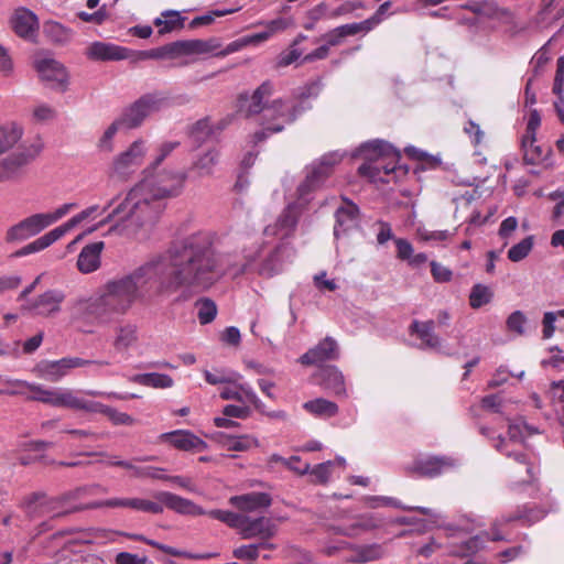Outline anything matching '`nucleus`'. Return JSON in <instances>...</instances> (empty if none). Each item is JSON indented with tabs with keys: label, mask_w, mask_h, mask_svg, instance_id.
<instances>
[{
	"label": "nucleus",
	"mask_w": 564,
	"mask_h": 564,
	"mask_svg": "<svg viewBox=\"0 0 564 564\" xmlns=\"http://www.w3.org/2000/svg\"><path fill=\"white\" fill-rule=\"evenodd\" d=\"M229 271V257L218 253L208 232H197L152 257L128 274L108 281L89 299L74 302V314L100 324L124 315L138 301L169 296L181 289L207 290Z\"/></svg>",
	"instance_id": "nucleus-1"
},
{
	"label": "nucleus",
	"mask_w": 564,
	"mask_h": 564,
	"mask_svg": "<svg viewBox=\"0 0 564 564\" xmlns=\"http://www.w3.org/2000/svg\"><path fill=\"white\" fill-rule=\"evenodd\" d=\"M186 180L187 173L182 170L163 169L147 173L145 167L142 180L100 225L118 217L110 231L138 241L147 240L165 210V202L183 193Z\"/></svg>",
	"instance_id": "nucleus-2"
},
{
	"label": "nucleus",
	"mask_w": 564,
	"mask_h": 564,
	"mask_svg": "<svg viewBox=\"0 0 564 564\" xmlns=\"http://www.w3.org/2000/svg\"><path fill=\"white\" fill-rule=\"evenodd\" d=\"M273 94L270 82L261 84L251 95H240L238 98V112L245 117L261 115L264 128L253 134V142H260L268 135L283 130L284 126L293 122L304 110L293 100L275 99L269 104Z\"/></svg>",
	"instance_id": "nucleus-3"
},
{
	"label": "nucleus",
	"mask_w": 564,
	"mask_h": 564,
	"mask_svg": "<svg viewBox=\"0 0 564 564\" xmlns=\"http://www.w3.org/2000/svg\"><path fill=\"white\" fill-rule=\"evenodd\" d=\"M480 433L490 440L496 451L508 458H513L519 464V470L517 471L519 479L514 480V484H529L533 481L535 470L534 466L528 462L523 440L529 435L538 433L536 429L519 421L509 424L508 437L501 434L496 435L490 427L486 426L480 429Z\"/></svg>",
	"instance_id": "nucleus-4"
},
{
	"label": "nucleus",
	"mask_w": 564,
	"mask_h": 564,
	"mask_svg": "<svg viewBox=\"0 0 564 564\" xmlns=\"http://www.w3.org/2000/svg\"><path fill=\"white\" fill-rule=\"evenodd\" d=\"M365 160L358 169L361 176L368 177L371 182L382 181L381 172L389 175L395 170L400 160V152L388 142L373 140L362 143L354 153Z\"/></svg>",
	"instance_id": "nucleus-5"
},
{
	"label": "nucleus",
	"mask_w": 564,
	"mask_h": 564,
	"mask_svg": "<svg viewBox=\"0 0 564 564\" xmlns=\"http://www.w3.org/2000/svg\"><path fill=\"white\" fill-rule=\"evenodd\" d=\"M292 249L288 243L281 242L273 248H268L264 242L254 241L252 246L243 249L245 264L237 271H257L263 276H273L282 271L285 260L291 258Z\"/></svg>",
	"instance_id": "nucleus-6"
},
{
	"label": "nucleus",
	"mask_w": 564,
	"mask_h": 564,
	"mask_svg": "<svg viewBox=\"0 0 564 564\" xmlns=\"http://www.w3.org/2000/svg\"><path fill=\"white\" fill-rule=\"evenodd\" d=\"M208 517L238 531L242 539L270 540L278 533V524L268 517L252 518L228 510H209Z\"/></svg>",
	"instance_id": "nucleus-7"
},
{
	"label": "nucleus",
	"mask_w": 564,
	"mask_h": 564,
	"mask_svg": "<svg viewBox=\"0 0 564 564\" xmlns=\"http://www.w3.org/2000/svg\"><path fill=\"white\" fill-rule=\"evenodd\" d=\"M77 206L76 203H66L58 206L53 212L33 214L10 227L7 231L6 239L8 242L29 239L64 218L72 210L77 208Z\"/></svg>",
	"instance_id": "nucleus-8"
},
{
	"label": "nucleus",
	"mask_w": 564,
	"mask_h": 564,
	"mask_svg": "<svg viewBox=\"0 0 564 564\" xmlns=\"http://www.w3.org/2000/svg\"><path fill=\"white\" fill-rule=\"evenodd\" d=\"M113 203L115 199H110L108 204L102 208H100L98 205H93L82 210L80 213L68 219L66 223L62 224L58 227H55L54 229L50 230L48 232L44 234L43 236L24 246L17 252V256H28L48 248L54 242L64 237L73 228L78 226L80 223L87 219H95L97 216L102 215L113 205Z\"/></svg>",
	"instance_id": "nucleus-9"
},
{
	"label": "nucleus",
	"mask_w": 564,
	"mask_h": 564,
	"mask_svg": "<svg viewBox=\"0 0 564 564\" xmlns=\"http://www.w3.org/2000/svg\"><path fill=\"white\" fill-rule=\"evenodd\" d=\"M43 147V142L37 139L19 152L0 160V183L22 181L28 173V166L40 155Z\"/></svg>",
	"instance_id": "nucleus-10"
},
{
	"label": "nucleus",
	"mask_w": 564,
	"mask_h": 564,
	"mask_svg": "<svg viewBox=\"0 0 564 564\" xmlns=\"http://www.w3.org/2000/svg\"><path fill=\"white\" fill-rule=\"evenodd\" d=\"M149 143L145 139L134 140L123 151L113 156L109 174L121 181H128L143 164L148 153Z\"/></svg>",
	"instance_id": "nucleus-11"
},
{
	"label": "nucleus",
	"mask_w": 564,
	"mask_h": 564,
	"mask_svg": "<svg viewBox=\"0 0 564 564\" xmlns=\"http://www.w3.org/2000/svg\"><path fill=\"white\" fill-rule=\"evenodd\" d=\"M167 104V98L162 93L147 94L126 108L117 120L124 130L135 129L142 124L145 118L160 111Z\"/></svg>",
	"instance_id": "nucleus-12"
},
{
	"label": "nucleus",
	"mask_w": 564,
	"mask_h": 564,
	"mask_svg": "<svg viewBox=\"0 0 564 564\" xmlns=\"http://www.w3.org/2000/svg\"><path fill=\"white\" fill-rule=\"evenodd\" d=\"M83 393L91 397H106L111 399L126 400L128 398H137L135 394H120L117 392H102L96 390H87L85 392L74 391L61 388L57 406L68 408L76 411L95 413L98 402L86 399Z\"/></svg>",
	"instance_id": "nucleus-13"
},
{
	"label": "nucleus",
	"mask_w": 564,
	"mask_h": 564,
	"mask_svg": "<svg viewBox=\"0 0 564 564\" xmlns=\"http://www.w3.org/2000/svg\"><path fill=\"white\" fill-rule=\"evenodd\" d=\"M35 69L45 85L54 91L65 93L70 84V76L64 64L51 58L40 57L34 62Z\"/></svg>",
	"instance_id": "nucleus-14"
},
{
	"label": "nucleus",
	"mask_w": 564,
	"mask_h": 564,
	"mask_svg": "<svg viewBox=\"0 0 564 564\" xmlns=\"http://www.w3.org/2000/svg\"><path fill=\"white\" fill-rule=\"evenodd\" d=\"M305 203L306 199H301L299 197L297 202L289 204L280 214L278 219L264 228L263 235L267 237L272 236L282 240L291 237L296 228L299 217Z\"/></svg>",
	"instance_id": "nucleus-15"
},
{
	"label": "nucleus",
	"mask_w": 564,
	"mask_h": 564,
	"mask_svg": "<svg viewBox=\"0 0 564 564\" xmlns=\"http://www.w3.org/2000/svg\"><path fill=\"white\" fill-rule=\"evenodd\" d=\"M24 509L31 519L55 518L70 510L64 507V498H48L44 494H33L24 502Z\"/></svg>",
	"instance_id": "nucleus-16"
},
{
	"label": "nucleus",
	"mask_w": 564,
	"mask_h": 564,
	"mask_svg": "<svg viewBox=\"0 0 564 564\" xmlns=\"http://www.w3.org/2000/svg\"><path fill=\"white\" fill-rule=\"evenodd\" d=\"M98 365V366H108V361H93L88 359H83L78 357H68V358H62L56 361H44L41 362L37 366V370L40 372V377L51 381V382H57L63 377H65L70 369L85 367L88 365Z\"/></svg>",
	"instance_id": "nucleus-17"
},
{
	"label": "nucleus",
	"mask_w": 564,
	"mask_h": 564,
	"mask_svg": "<svg viewBox=\"0 0 564 564\" xmlns=\"http://www.w3.org/2000/svg\"><path fill=\"white\" fill-rule=\"evenodd\" d=\"M339 161L340 156L337 153H330L313 164L305 181L297 188L300 198L306 199L308 192L319 186L330 175L333 166Z\"/></svg>",
	"instance_id": "nucleus-18"
},
{
	"label": "nucleus",
	"mask_w": 564,
	"mask_h": 564,
	"mask_svg": "<svg viewBox=\"0 0 564 564\" xmlns=\"http://www.w3.org/2000/svg\"><path fill=\"white\" fill-rule=\"evenodd\" d=\"M85 55L90 61L108 62L130 58V50L113 43L95 41L87 45Z\"/></svg>",
	"instance_id": "nucleus-19"
},
{
	"label": "nucleus",
	"mask_w": 564,
	"mask_h": 564,
	"mask_svg": "<svg viewBox=\"0 0 564 564\" xmlns=\"http://www.w3.org/2000/svg\"><path fill=\"white\" fill-rule=\"evenodd\" d=\"M160 441L184 452H202L207 444L200 437L187 430H176L160 435Z\"/></svg>",
	"instance_id": "nucleus-20"
},
{
	"label": "nucleus",
	"mask_w": 564,
	"mask_h": 564,
	"mask_svg": "<svg viewBox=\"0 0 564 564\" xmlns=\"http://www.w3.org/2000/svg\"><path fill=\"white\" fill-rule=\"evenodd\" d=\"M339 357V348L337 341L333 337H325L316 346L308 349L300 361L303 365H319L328 360H336Z\"/></svg>",
	"instance_id": "nucleus-21"
},
{
	"label": "nucleus",
	"mask_w": 564,
	"mask_h": 564,
	"mask_svg": "<svg viewBox=\"0 0 564 564\" xmlns=\"http://www.w3.org/2000/svg\"><path fill=\"white\" fill-rule=\"evenodd\" d=\"M13 31L20 37L34 41L39 31L37 17L26 8H18L11 17Z\"/></svg>",
	"instance_id": "nucleus-22"
},
{
	"label": "nucleus",
	"mask_w": 564,
	"mask_h": 564,
	"mask_svg": "<svg viewBox=\"0 0 564 564\" xmlns=\"http://www.w3.org/2000/svg\"><path fill=\"white\" fill-rule=\"evenodd\" d=\"M139 327L137 324L127 322L115 328L112 347L119 355H128V352L139 345Z\"/></svg>",
	"instance_id": "nucleus-23"
},
{
	"label": "nucleus",
	"mask_w": 564,
	"mask_h": 564,
	"mask_svg": "<svg viewBox=\"0 0 564 564\" xmlns=\"http://www.w3.org/2000/svg\"><path fill=\"white\" fill-rule=\"evenodd\" d=\"M154 498L161 502L162 506L186 516H208L209 511L204 510L193 501L182 498L169 491H159Z\"/></svg>",
	"instance_id": "nucleus-24"
},
{
	"label": "nucleus",
	"mask_w": 564,
	"mask_h": 564,
	"mask_svg": "<svg viewBox=\"0 0 564 564\" xmlns=\"http://www.w3.org/2000/svg\"><path fill=\"white\" fill-rule=\"evenodd\" d=\"M219 150L215 147L198 152L192 160L189 171L194 178H204L214 175L215 167L219 162Z\"/></svg>",
	"instance_id": "nucleus-25"
},
{
	"label": "nucleus",
	"mask_w": 564,
	"mask_h": 564,
	"mask_svg": "<svg viewBox=\"0 0 564 564\" xmlns=\"http://www.w3.org/2000/svg\"><path fill=\"white\" fill-rule=\"evenodd\" d=\"M65 295L61 291L51 290L40 295L31 304L22 306V310L34 313L35 315L50 316L59 311Z\"/></svg>",
	"instance_id": "nucleus-26"
},
{
	"label": "nucleus",
	"mask_w": 564,
	"mask_h": 564,
	"mask_svg": "<svg viewBox=\"0 0 564 564\" xmlns=\"http://www.w3.org/2000/svg\"><path fill=\"white\" fill-rule=\"evenodd\" d=\"M259 25H264L265 30L259 33L246 35L237 42V46L257 45L271 39L275 33L283 32L291 24L292 20L288 18H278L268 22H259Z\"/></svg>",
	"instance_id": "nucleus-27"
},
{
	"label": "nucleus",
	"mask_w": 564,
	"mask_h": 564,
	"mask_svg": "<svg viewBox=\"0 0 564 564\" xmlns=\"http://www.w3.org/2000/svg\"><path fill=\"white\" fill-rule=\"evenodd\" d=\"M410 330L412 334L416 335L417 338L422 341L423 348H429L438 352L448 354L446 347L443 345L442 339L434 333V322H417L414 321Z\"/></svg>",
	"instance_id": "nucleus-28"
},
{
	"label": "nucleus",
	"mask_w": 564,
	"mask_h": 564,
	"mask_svg": "<svg viewBox=\"0 0 564 564\" xmlns=\"http://www.w3.org/2000/svg\"><path fill=\"white\" fill-rule=\"evenodd\" d=\"M458 465V459L447 456H433L419 459L414 464V469L422 476L435 477Z\"/></svg>",
	"instance_id": "nucleus-29"
},
{
	"label": "nucleus",
	"mask_w": 564,
	"mask_h": 564,
	"mask_svg": "<svg viewBox=\"0 0 564 564\" xmlns=\"http://www.w3.org/2000/svg\"><path fill=\"white\" fill-rule=\"evenodd\" d=\"M271 502V496L267 492H250L229 498V503L242 512L265 509Z\"/></svg>",
	"instance_id": "nucleus-30"
},
{
	"label": "nucleus",
	"mask_w": 564,
	"mask_h": 564,
	"mask_svg": "<svg viewBox=\"0 0 564 564\" xmlns=\"http://www.w3.org/2000/svg\"><path fill=\"white\" fill-rule=\"evenodd\" d=\"M238 379L235 383H227L220 391V398L224 400H236L243 404L250 403L259 405L260 400L253 389L247 383H240Z\"/></svg>",
	"instance_id": "nucleus-31"
},
{
	"label": "nucleus",
	"mask_w": 564,
	"mask_h": 564,
	"mask_svg": "<svg viewBox=\"0 0 564 564\" xmlns=\"http://www.w3.org/2000/svg\"><path fill=\"white\" fill-rule=\"evenodd\" d=\"M121 534L130 540L144 542V543H147L153 547H156V549L161 550L162 552H164L169 555H172V556H181V557H185L188 560H208V558L216 556L215 553H189L186 551H181V550L174 549L172 546L161 544L154 540H150L142 534L128 533V532H123Z\"/></svg>",
	"instance_id": "nucleus-32"
},
{
	"label": "nucleus",
	"mask_w": 564,
	"mask_h": 564,
	"mask_svg": "<svg viewBox=\"0 0 564 564\" xmlns=\"http://www.w3.org/2000/svg\"><path fill=\"white\" fill-rule=\"evenodd\" d=\"M102 249V241L94 242L84 247L77 259L78 270L86 274L96 271L100 267V254Z\"/></svg>",
	"instance_id": "nucleus-33"
},
{
	"label": "nucleus",
	"mask_w": 564,
	"mask_h": 564,
	"mask_svg": "<svg viewBox=\"0 0 564 564\" xmlns=\"http://www.w3.org/2000/svg\"><path fill=\"white\" fill-rule=\"evenodd\" d=\"M358 207L351 202H346L336 210V225L334 228L336 238L339 237L340 232L344 234L358 225Z\"/></svg>",
	"instance_id": "nucleus-34"
},
{
	"label": "nucleus",
	"mask_w": 564,
	"mask_h": 564,
	"mask_svg": "<svg viewBox=\"0 0 564 564\" xmlns=\"http://www.w3.org/2000/svg\"><path fill=\"white\" fill-rule=\"evenodd\" d=\"M319 384L335 395H345V380L343 373L335 366H328L319 370Z\"/></svg>",
	"instance_id": "nucleus-35"
},
{
	"label": "nucleus",
	"mask_w": 564,
	"mask_h": 564,
	"mask_svg": "<svg viewBox=\"0 0 564 564\" xmlns=\"http://www.w3.org/2000/svg\"><path fill=\"white\" fill-rule=\"evenodd\" d=\"M23 127L11 121L0 126V155L10 151L23 137Z\"/></svg>",
	"instance_id": "nucleus-36"
},
{
	"label": "nucleus",
	"mask_w": 564,
	"mask_h": 564,
	"mask_svg": "<svg viewBox=\"0 0 564 564\" xmlns=\"http://www.w3.org/2000/svg\"><path fill=\"white\" fill-rule=\"evenodd\" d=\"M132 382L154 389L172 388L174 380L171 376L158 372L138 373L131 377Z\"/></svg>",
	"instance_id": "nucleus-37"
},
{
	"label": "nucleus",
	"mask_w": 564,
	"mask_h": 564,
	"mask_svg": "<svg viewBox=\"0 0 564 564\" xmlns=\"http://www.w3.org/2000/svg\"><path fill=\"white\" fill-rule=\"evenodd\" d=\"M303 408L311 414L324 419L333 417L338 413L337 404L323 398L307 401Z\"/></svg>",
	"instance_id": "nucleus-38"
},
{
	"label": "nucleus",
	"mask_w": 564,
	"mask_h": 564,
	"mask_svg": "<svg viewBox=\"0 0 564 564\" xmlns=\"http://www.w3.org/2000/svg\"><path fill=\"white\" fill-rule=\"evenodd\" d=\"M219 442L228 451L236 452H245L258 446V440L251 435L232 436L227 434H220Z\"/></svg>",
	"instance_id": "nucleus-39"
},
{
	"label": "nucleus",
	"mask_w": 564,
	"mask_h": 564,
	"mask_svg": "<svg viewBox=\"0 0 564 564\" xmlns=\"http://www.w3.org/2000/svg\"><path fill=\"white\" fill-rule=\"evenodd\" d=\"M541 124V117L538 112V110L533 109L530 112L528 124H527V131L525 134L522 137V147L525 151V155H529V153L532 151H538L539 148L534 145L536 141V131Z\"/></svg>",
	"instance_id": "nucleus-40"
},
{
	"label": "nucleus",
	"mask_w": 564,
	"mask_h": 564,
	"mask_svg": "<svg viewBox=\"0 0 564 564\" xmlns=\"http://www.w3.org/2000/svg\"><path fill=\"white\" fill-rule=\"evenodd\" d=\"M154 24L159 28L160 34H165L174 30L182 29L184 25V18L181 17L177 11L166 10L162 12L160 18L154 20Z\"/></svg>",
	"instance_id": "nucleus-41"
},
{
	"label": "nucleus",
	"mask_w": 564,
	"mask_h": 564,
	"mask_svg": "<svg viewBox=\"0 0 564 564\" xmlns=\"http://www.w3.org/2000/svg\"><path fill=\"white\" fill-rule=\"evenodd\" d=\"M383 555V550L381 545L372 544V545H362L357 546L352 550V554L349 560L354 563H367L371 561H376Z\"/></svg>",
	"instance_id": "nucleus-42"
},
{
	"label": "nucleus",
	"mask_w": 564,
	"mask_h": 564,
	"mask_svg": "<svg viewBox=\"0 0 564 564\" xmlns=\"http://www.w3.org/2000/svg\"><path fill=\"white\" fill-rule=\"evenodd\" d=\"M195 308L197 318L202 325L212 323L217 315V305L208 297L198 299L195 303Z\"/></svg>",
	"instance_id": "nucleus-43"
},
{
	"label": "nucleus",
	"mask_w": 564,
	"mask_h": 564,
	"mask_svg": "<svg viewBox=\"0 0 564 564\" xmlns=\"http://www.w3.org/2000/svg\"><path fill=\"white\" fill-rule=\"evenodd\" d=\"M120 130H124V128L117 119L113 120L99 138L97 142L98 150L104 153L112 152L115 149V137Z\"/></svg>",
	"instance_id": "nucleus-44"
},
{
	"label": "nucleus",
	"mask_w": 564,
	"mask_h": 564,
	"mask_svg": "<svg viewBox=\"0 0 564 564\" xmlns=\"http://www.w3.org/2000/svg\"><path fill=\"white\" fill-rule=\"evenodd\" d=\"M61 388L46 389L40 384L32 383V395L30 399L57 406Z\"/></svg>",
	"instance_id": "nucleus-45"
},
{
	"label": "nucleus",
	"mask_w": 564,
	"mask_h": 564,
	"mask_svg": "<svg viewBox=\"0 0 564 564\" xmlns=\"http://www.w3.org/2000/svg\"><path fill=\"white\" fill-rule=\"evenodd\" d=\"M172 48H174L175 55L203 54L209 51V45L207 42L202 40L178 41L172 43Z\"/></svg>",
	"instance_id": "nucleus-46"
},
{
	"label": "nucleus",
	"mask_w": 564,
	"mask_h": 564,
	"mask_svg": "<svg viewBox=\"0 0 564 564\" xmlns=\"http://www.w3.org/2000/svg\"><path fill=\"white\" fill-rule=\"evenodd\" d=\"M494 297L492 290L484 284H475L469 294V305L477 310L491 302Z\"/></svg>",
	"instance_id": "nucleus-47"
},
{
	"label": "nucleus",
	"mask_w": 564,
	"mask_h": 564,
	"mask_svg": "<svg viewBox=\"0 0 564 564\" xmlns=\"http://www.w3.org/2000/svg\"><path fill=\"white\" fill-rule=\"evenodd\" d=\"M95 413H101V414L107 415L109 417V420L115 425H132V424H134V419L131 415H129L124 412H119L116 409L105 405L100 402H98Z\"/></svg>",
	"instance_id": "nucleus-48"
},
{
	"label": "nucleus",
	"mask_w": 564,
	"mask_h": 564,
	"mask_svg": "<svg viewBox=\"0 0 564 564\" xmlns=\"http://www.w3.org/2000/svg\"><path fill=\"white\" fill-rule=\"evenodd\" d=\"M44 33L55 43H66L72 39V31L58 22H47Z\"/></svg>",
	"instance_id": "nucleus-49"
},
{
	"label": "nucleus",
	"mask_w": 564,
	"mask_h": 564,
	"mask_svg": "<svg viewBox=\"0 0 564 564\" xmlns=\"http://www.w3.org/2000/svg\"><path fill=\"white\" fill-rule=\"evenodd\" d=\"M534 245L533 236H528L520 242L512 246L508 251V259L512 262H519L527 258Z\"/></svg>",
	"instance_id": "nucleus-50"
},
{
	"label": "nucleus",
	"mask_w": 564,
	"mask_h": 564,
	"mask_svg": "<svg viewBox=\"0 0 564 564\" xmlns=\"http://www.w3.org/2000/svg\"><path fill=\"white\" fill-rule=\"evenodd\" d=\"M180 145L177 141H166L163 142L156 150V154L153 156V160L147 166V173L151 171H155L159 166L164 162V160Z\"/></svg>",
	"instance_id": "nucleus-51"
},
{
	"label": "nucleus",
	"mask_w": 564,
	"mask_h": 564,
	"mask_svg": "<svg viewBox=\"0 0 564 564\" xmlns=\"http://www.w3.org/2000/svg\"><path fill=\"white\" fill-rule=\"evenodd\" d=\"M204 377L209 384L235 383L238 379H241L238 372L225 370H216L215 372L205 370Z\"/></svg>",
	"instance_id": "nucleus-52"
},
{
	"label": "nucleus",
	"mask_w": 564,
	"mask_h": 564,
	"mask_svg": "<svg viewBox=\"0 0 564 564\" xmlns=\"http://www.w3.org/2000/svg\"><path fill=\"white\" fill-rule=\"evenodd\" d=\"M239 9L240 8H228V9L213 10V11L208 12L207 14L194 18L191 21L189 26L191 28H197V26H200V25L212 24L215 21L216 18H220V17H225V15H228V14H232V13L239 11Z\"/></svg>",
	"instance_id": "nucleus-53"
},
{
	"label": "nucleus",
	"mask_w": 564,
	"mask_h": 564,
	"mask_svg": "<svg viewBox=\"0 0 564 564\" xmlns=\"http://www.w3.org/2000/svg\"><path fill=\"white\" fill-rule=\"evenodd\" d=\"M0 382L4 384L3 394H24L32 387L28 381L3 377H0Z\"/></svg>",
	"instance_id": "nucleus-54"
},
{
	"label": "nucleus",
	"mask_w": 564,
	"mask_h": 564,
	"mask_svg": "<svg viewBox=\"0 0 564 564\" xmlns=\"http://www.w3.org/2000/svg\"><path fill=\"white\" fill-rule=\"evenodd\" d=\"M335 463L332 460H327L325 463L318 464L314 466L312 469L310 468V474L314 477L313 481L316 484H326L330 476Z\"/></svg>",
	"instance_id": "nucleus-55"
},
{
	"label": "nucleus",
	"mask_w": 564,
	"mask_h": 564,
	"mask_svg": "<svg viewBox=\"0 0 564 564\" xmlns=\"http://www.w3.org/2000/svg\"><path fill=\"white\" fill-rule=\"evenodd\" d=\"M378 525L377 521L375 520V518L372 517H369L367 520H364L361 522H358V523H355L350 527H334L333 530L336 534H341V535H346V536H354L357 534V530L359 528H362V529H372V528H376Z\"/></svg>",
	"instance_id": "nucleus-56"
},
{
	"label": "nucleus",
	"mask_w": 564,
	"mask_h": 564,
	"mask_svg": "<svg viewBox=\"0 0 564 564\" xmlns=\"http://www.w3.org/2000/svg\"><path fill=\"white\" fill-rule=\"evenodd\" d=\"M131 505H132L131 509L137 510V511H142V512L153 513V514H159V513L163 512V506L158 500L151 501V500L141 499V498H132Z\"/></svg>",
	"instance_id": "nucleus-57"
},
{
	"label": "nucleus",
	"mask_w": 564,
	"mask_h": 564,
	"mask_svg": "<svg viewBox=\"0 0 564 564\" xmlns=\"http://www.w3.org/2000/svg\"><path fill=\"white\" fill-rule=\"evenodd\" d=\"M56 117V110L54 107L47 104H39L34 106L32 110V119L35 122H48L52 121Z\"/></svg>",
	"instance_id": "nucleus-58"
},
{
	"label": "nucleus",
	"mask_w": 564,
	"mask_h": 564,
	"mask_svg": "<svg viewBox=\"0 0 564 564\" xmlns=\"http://www.w3.org/2000/svg\"><path fill=\"white\" fill-rule=\"evenodd\" d=\"M364 503L366 507L376 509L380 507L392 506L395 508H403L399 501L393 498L384 497V496H367L364 498Z\"/></svg>",
	"instance_id": "nucleus-59"
},
{
	"label": "nucleus",
	"mask_w": 564,
	"mask_h": 564,
	"mask_svg": "<svg viewBox=\"0 0 564 564\" xmlns=\"http://www.w3.org/2000/svg\"><path fill=\"white\" fill-rule=\"evenodd\" d=\"M416 235L422 241H445L453 236V232L448 230H427L425 228H419Z\"/></svg>",
	"instance_id": "nucleus-60"
},
{
	"label": "nucleus",
	"mask_w": 564,
	"mask_h": 564,
	"mask_svg": "<svg viewBox=\"0 0 564 564\" xmlns=\"http://www.w3.org/2000/svg\"><path fill=\"white\" fill-rule=\"evenodd\" d=\"M192 137L197 142L205 141L212 134V124L208 119L198 120L191 130Z\"/></svg>",
	"instance_id": "nucleus-61"
},
{
	"label": "nucleus",
	"mask_w": 564,
	"mask_h": 564,
	"mask_svg": "<svg viewBox=\"0 0 564 564\" xmlns=\"http://www.w3.org/2000/svg\"><path fill=\"white\" fill-rule=\"evenodd\" d=\"M232 555L238 560L256 561L259 556V545H241L232 551Z\"/></svg>",
	"instance_id": "nucleus-62"
},
{
	"label": "nucleus",
	"mask_w": 564,
	"mask_h": 564,
	"mask_svg": "<svg viewBox=\"0 0 564 564\" xmlns=\"http://www.w3.org/2000/svg\"><path fill=\"white\" fill-rule=\"evenodd\" d=\"M527 322V318L524 314L521 311H516L510 314V316L507 319V327L511 332H516L519 335H522L524 333V324Z\"/></svg>",
	"instance_id": "nucleus-63"
},
{
	"label": "nucleus",
	"mask_w": 564,
	"mask_h": 564,
	"mask_svg": "<svg viewBox=\"0 0 564 564\" xmlns=\"http://www.w3.org/2000/svg\"><path fill=\"white\" fill-rule=\"evenodd\" d=\"M148 558L129 552H120L116 555V564H145Z\"/></svg>",
	"instance_id": "nucleus-64"
}]
</instances>
